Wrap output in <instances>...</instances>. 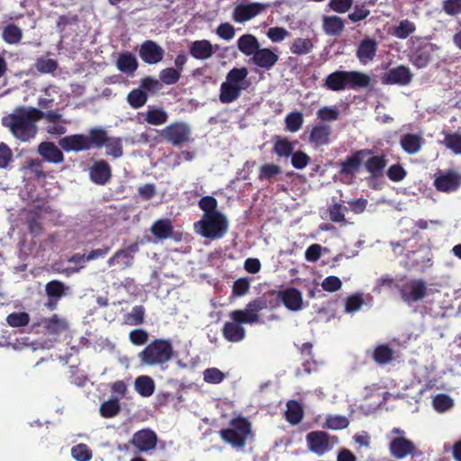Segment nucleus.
Listing matches in <instances>:
<instances>
[{"instance_id": "4c0bfd02", "label": "nucleus", "mask_w": 461, "mask_h": 461, "mask_svg": "<svg viewBox=\"0 0 461 461\" xmlns=\"http://www.w3.org/2000/svg\"><path fill=\"white\" fill-rule=\"evenodd\" d=\"M136 391L144 397H149L154 393L155 384L149 376H140L135 381Z\"/></svg>"}, {"instance_id": "f704fd0d", "label": "nucleus", "mask_w": 461, "mask_h": 461, "mask_svg": "<svg viewBox=\"0 0 461 461\" xmlns=\"http://www.w3.org/2000/svg\"><path fill=\"white\" fill-rule=\"evenodd\" d=\"M167 118V113L162 108L149 107L145 113V121L151 125H162Z\"/></svg>"}, {"instance_id": "2f4dec72", "label": "nucleus", "mask_w": 461, "mask_h": 461, "mask_svg": "<svg viewBox=\"0 0 461 461\" xmlns=\"http://www.w3.org/2000/svg\"><path fill=\"white\" fill-rule=\"evenodd\" d=\"M238 49L246 56H252L259 49L258 39L252 34H244L237 41Z\"/></svg>"}, {"instance_id": "680f3d73", "label": "nucleus", "mask_w": 461, "mask_h": 461, "mask_svg": "<svg viewBox=\"0 0 461 461\" xmlns=\"http://www.w3.org/2000/svg\"><path fill=\"white\" fill-rule=\"evenodd\" d=\"M444 143L456 154H461V134H447L444 140Z\"/></svg>"}, {"instance_id": "79ce46f5", "label": "nucleus", "mask_w": 461, "mask_h": 461, "mask_svg": "<svg viewBox=\"0 0 461 461\" xmlns=\"http://www.w3.org/2000/svg\"><path fill=\"white\" fill-rule=\"evenodd\" d=\"M151 231L158 239H167L172 233V226L167 220H158L151 227Z\"/></svg>"}, {"instance_id": "e2e57ef3", "label": "nucleus", "mask_w": 461, "mask_h": 461, "mask_svg": "<svg viewBox=\"0 0 461 461\" xmlns=\"http://www.w3.org/2000/svg\"><path fill=\"white\" fill-rule=\"evenodd\" d=\"M37 70L41 73H51L57 69V61L51 59H39L35 63Z\"/></svg>"}, {"instance_id": "473e14b6", "label": "nucleus", "mask_w": 461, "mask_h": 461, "mask_svg": "<svg viewBox=\"0 0 461 461\" xmlns=\"http://www.w3.org/2000/svg\"><path fill=\"white\" fill-rule=\"evenodd\" d=\"M116 67L122 73L132 74L138 68V61L131 53L124 52L119 55Z\"/></svg>"}, {"instance_id": "7ed1b4c3", "label": "nucleus", "mask_w": 461, "mask_h": 461, "mask_svg": "<svg viewBox=\"0 0 461 461\" xmlns=\"http://www.w3.org/2000/svg\"><path fill=\"white\" fill-rule=\"evenodd\" d=\"M249 71L246 68H232L221 86L220 101L229 104L239 98L242 90L249 86Z\"/></svg>"}, {"instance_id": "1a4fd4ad", "label": "nucleus", "mask_w": 461, "mask_h": 461, "mask_svg": "<svg viewBox=\"0 0 461 461\" xmlns=\"http://www.w3.org/2000/svg\"><path fill=\"white\" fill-rule=\"evenodd\" d=\"M190 135V126L183 122L170 123L160 132V137L173 146H180L189 141Z\"/></svg>"}, {"instance_id": "a18cd8bd", "label": "nucleus", "mask_w": 461, "mask_h": 461, "mask_svg": "<svg viewBox=\"0 0 461 461\" xmlns=\"http://www.w3.org/2000/svg\"><path fill=\"white\" fill-rule=\"evenodd\" d=\"M349 421L347 417L342 415H328L324 427L330 429H343L348 428Z\"/></svg>"}, {"instance_id": "2eb2a0df", "label": "nucleus", "mask_w": 461, "mask_h": 461, "mask_svg": "<svg viewBox=\"0 0 461 461\" xmlns=\"http://www.w3.org/2000/svg\"><path fill=\"white\" fill-rule=\"evenodd\" d=\"M164 50L153 41H146L140 47V57L147 64L154 65L164 57Z\"/></svg>"}, {"instance_id": "f3484780", "label": "nucleus", "mask_w": 461, "mask_h": 461, "mask_svg": "<svg viewBox=\"0 0 461 461\" xmlns=\"http://www.w3.org/2000/svg\"><path fill=\"white\" fill-rule=\"evenodd\" d=\"M331 127L327 124L318 123L309 132V143L315 149L327 146L330 143Z\"/></svg>"}, {"instance_id": "0eeeda50", "label": "nucleus", "mask_w": 461, "mask_h": 461, "mask_svg": "<svg viewBox=\"0 0 461 461\" xmlns=\"http://www.w3.org/2000/svg\"><path fill=\"white\" fill-rule=\"evenodd\" d=\"M416 447L412 441L405 438V431L394 428L391 431L389 450L393 456L402 459L412 454Z\"/></svg>"}, {"instance_id": "c03bdc74", "label": "nucleus", "mask_w": 461, "mask_h": 461, "mask_svg": "<svg viewBox=\"0 0 461 461\" xmlns=\"http://www.w3.org/2000/svg\"><path fill=\"white\" fill-rule=\"evenodd\" d=\"M416 30L415 24L409 20H402L393 29V35L399 39H406Z\"/></svg>"}, {"instance_id": "8fccbe9b", "label": "nucleus", "mask_w": 461, "mask_h": 461, "mask_svg": "<svg viewBox=\"0 0 461 461\" xmlns=\"http://www.w3.org/2000/svg\"><path fill=\"white\" fill-rule=\"evenodd\" d=\"M106 154L115 158L122 156V144L120 138H109L105 143Z\"/></svg>"}, {"instance_id": "7c9ffc66", "label": "nucleus", "mask_w": 461, "mask_h": 461, "mask_svg": "<svg viewBox=\"0 0 461 461\" xmlns=\"http://www.w3.org/2000/svg\"><path fill=\"white\" fill-rule=\"evenodd\" d=\"M345 27L344 21L336 15H325L322 17V29L328 35H339Z\"/></svg>"}, {"instance_id": "774afa93", "label": "nucleus", "mask_w": 461, "mask_h": 461, "mask_svg": "<svg viewBox=\"0 0 461 461\" xmlns=\"http://www.w3.org/2000/svg\"><path fill=\"white\" fill-rule=\"evenodd\" d=\"M442 8L448 15L459 14H461V0H445Z\"/></svg>"}, {"instance_id": "bb28decb", "label": "nucleus", "mask_w": 461, "mask_h": 461, "mask_svg": "<svg viewBox=\"0 0 461 461\" xmlns=\"http://www.w3.org/2000/svg\"><path fill=\"white\" fill-rule=\"evenodd\" d=\"M284 304L291 311H299L303 306L302 293L295 288H288L280 292Z\"/></svg>"}, {"instance_id": "603ef678", "label": "nucleus", "mask_w": 461, "mask_h": 461, "mask_svg": "<svg viewBox=\"0 0 461 461\" xmlns=\"http://www.w3.org/2000/svg\"><path fill=\"white\" fill-rule=\"evenodd\" d=\"M30 316L26 312H14L7 316L6 321L11 327H23L29 323Z\"/></svg>"}, {"instance_id": "f8f14e48", "label": "nucleus", "mask_w": 461, "mask_h": 461, "mask_svg": "<svg viewBox=\"0 0 461 461\" xmlns=\"http://www.w3.org/2000/svg\"><path fill=\"white\" fill-rule=\"evenodd\" d=\"M268 6L269 4L263 3L240 4L233 9L232 19L236 23H246L264 12Z\"/></svg>"}, {"instance_id": "49530a36", "label": "nucleus", "mask_w": 461, "mask_h": 461, "mask_svg": "<svg viewBox=\"0 0 461 461\" xmlns=\"http://www.w3.org/2000/svg\"><path fill=\"white\" fill-rule=\"evenodd\" d=\"M148 100V96L141 89H134L129 93L127 101L133 108H140L143 106Z\"/></svg>"}, {"instance_id": "de8ad7c7", "label": "nucleus", "mask_w": 461, "mask_h": 461, "mask_svg": "<svg viewBox=\"0 0 461 461\" xmlns=\"http://www.w3.org/2000/svg\"><path fill=\"white\" fill-rule=\"evenodd\" d=\"M88 137L91 140V146L95 145L98 148L105 145V143L110 138L107 136V132L102 128L91 129Z\"/></svg>"}, {"instance_id": "f03ea898", "label": "nucleus", "mask_w": 461, "mask_h": 461, "mask_svg": "<svg viewBox=\"0 0 461 461\" xmlns=\"http://www.w3.org/2000/svg\"><path fill=\"white\" fill-rule=\"evenodd\" d=\"M41 115L42 112L37 108L18 107L2 118V124L9 129L14 138L27 142L36 136V123L41 120Z\"/></svg>"}, {"instance_id": "20e7f679", "label": "nucleus", "mask_w": 461, "mask_h": 461, "mask_svg": "<svg viewBox=\"0 0 461 461\" xmlns=\"http://www.w3.org/2000/svg\"><path fill=\"white\" fill-rule=\"evenodd\" d=\"M369 77L357 71H335L330 74L324 83V86L332 91H341L345 88L366 86Z\"/></svg>"}, {"instance_id": "ea45409f", "label": "nucleus", "mask_w": 461, "mask_h": 461, "mask_svg": "<svg viewBox=\"0 0 461 461\" xmlns=\"http://www.w3.org/2000/svg\"><path fill=\"white\" fill-rule=\"evenodd\" d=\"M367 156L363 163L366 164V169L373 175H378L384 168L386 163L383 157Z\"/></svg>"}, {"instance_id": "aec40b11", "label": "nucleus", "mask_w": 461, "mask_h": 461, "mask_svg": "<svg viewBox=\"0 0 461 461\" xmlns=\"http://www.w3.org/2000/svg\"><path fill=\"white\" fill-rule=\"evenodd\" d=\"M377 42L371 38L364 39L357 50V58L362 64H367L372 61L376 54Z\"/></svg>"}, {"instance_id": "9d476101", "label": "nucleus", "mask_w": 461, "mask_h": 461, "mask_svg": "<svg viewBox=\"0 0 461 461\" xmlns=\"http://www.w3.org/2000/svg\"><path fill=\"white\" fill-rule=\"evenodd\" d=\"M266 308L263 300L256 299L249 302L243 310H236L230 313L232 321H238L241 324H254L259 321L258 312Z\"/></svg>"}, {"instance_id": "9b49d317", "label": "nucleus", "mask_w": 461, "mask_h": 461, "mask_svg": "<svg viewBox=\"0 0 461 461\" xmlns=\"http://www.w3.org/2000/svg\"><path fill=\"white\" fill-rule=\"evenodd\" d=\"M428 287L422 279H412L403 284L400 289L402 301L407 304L421 301L427 294Z\"/></svg>"}, {"instance_id": "4d7b16f0", "label": "nucleus", "mask_w": 461, "mask_h": 461, "mask_svg": "<svg viewBox=\"0 0 461 461\" xmlns=\"http://www.w3.org/2000/svg\"><path fill=\"white\" fill-rule=\"evenodd\" d=\"M453 400L446 394H438L433 399V406L436 411L444 412L453 406Z\"/></svg>"}, {"instance_id": "72a5a7b5", "label": "nucleus", "mask_w": 461, "mask_h": 461, "mask_svg": "<svg viewBox=\"0 0 461 461\" xmlns=\"http://www.w3.org/2000/svg\"><path fill=\"white\" fill-rule=\"evenodd\" d=\"M401 146L408 154L418 153L422 145V138L417 134H405L401 139Z\"/></svg>"}, {"instance_id": "0e129e2a", "label": "nucleus", "mask_w": 461, "mask_h": 461, "mask_svg": "<svg viewBox=\"0 0 461 461\" xmlns=\"http://www.w3.org/2000/svg\"><path fill=\"white\" fill-rule=\"evenodd\" d=\"M65 292V285L59 281H51L46 285V293L49 296L60 298Z\"/></svg>"}, {"instance_id": "393cba45", "label": "nucleus", "mask_w": 461, "mask_h": 461, "mask_svg": "<svg viewBox=\"0 0 461 461\" xmlns=\"http://www.w3.org/2000/svg\"><path fill=\"white\" fill-rule=\"evenodd\" d=\"M434 184L438 191L453 192L458 188L460 178L457 174L449 172L436 177Z\"/></svg>"}, {"instance_id": "09e8293b", "label": "nucleus", "mask_w": 461, "mask_h": 461, "mask_svg": "<svg viewBox=\"0 0 461 461\" xmlns=\"http://www.w3.org/2000/svg\"><path fill=\"white\" fill-rule=\"evenodd\" d=\"M22 30L16 25L10 24L3 32L4 40L11 44L18 43L22 39Z\"/></svg>"}, {"instance_id": "4be33fe9", "label": "nucleus", "mask_w": 461, "mask_h": 461, "mask_svg": "<svg viewBox=\"0 0 461 461\" xmlns=\"http://www.w3.org/2000/svg\"><path fill=\"white\" fill-rule=\"evenodd\" d=\"M39 154L48 162L59 164L63 162L62 151L53 142L44 141L38 147Z\"/></svg>"}, {"instance_id": "cd10ccee", "label": "nucleus", "mask_w": 461, "mask_h": 461, "mask_svg": "<svg viewBox=\"0 0 461 461\" xmlns=\"http://www.w3.org/2000/svg\"><path fill=\"white\" fill-rule=\"evenodd\" d=\"M224 338L230 342H240L246 336V330L238 321H228L222 329Z\"/></svg>"}, {"instance_id": "338daca9", "label": "nucleus", "mask_w": 461, "mask_h": 461, "mask_svg": "<svg viewBox=\"0 0 461 461\" xmlns=\"http://www.w3.org/2000/svg\"><path fill=\"white\" fill-rule=\"evenodd\" d=\"M72 456L77 461H88L91 458V452L86 445L80 444L71 450Z\"/></svg>"}, {"instance_id": "a19ab883", "label": "nucleus", "mask_w": 461, "mask_h": 461, "mask_svg": "<svg viewBox=\"0 0 461 461\" xmlns=\"http://www.w3.org/2000/svg\"><path fill=\"white\" fill-rule=\"evenodd\" d=\"M286 130L290 132H297L303 124V116L300 112H292L285 119Z\"/></svg>"}, {"instance_id": "69168bd1", "label": "nucleus", "mask_w": 461, "mask_h": 461, "mask_svg": "<svg viewBox=\"0 0 461 461\" xmlns=\"http://www.w3.org/2000/svg\"><path fill=\"white\" fill-rule=\"evenodd\" d=\"M342 282L341 280L334 276H330L323 279L321 282V287L324 291L327 292H337L341 288Z\"/></svg>"}, {"instance_id": "bf43d9fd", "label": "nucleus", "mask_w": 461, "mask_h": 461, "mask_svg": "<svg viewBox=\"0 0 461 461\" xmlns=\"http://www.w3.org/2000/svg\"><path fill=\"white\" fill-rule=\"evenodd\" d=\"M289 32L284 27H271L267 32V38L272 42H281L289 37Z\"/></svg>"}, {"instance_id": "a211bd4d", "label": "nucleus", "mask_w": 461, "mask_h": 461, "mask_svg": "<svg viewBox=\"0 0 461 461\" xmlns=\"http://www.w3.org/2000/svg\"><path fill=\"white\" fill-rule=\"evenodd\" d=\"M157 435L151 429H146L136 432L131 439V444L141 452L149 451L156 447Z\"/></svg>"}, {"instance_id": "4468645a", "label": "nucleus", "mask_w": 461, "mask_h": 461, "mask_svg": "<svg viewBox=\"0 0 461 461\" xmlns=\"http://www.w3.org/2000/svg\"><path fill=\"white\" fill-rule=\"evenodd\" d=\"M59 145L67 152H79L89 149L91 148V140L86 135L73 134L60 139Z\"/></svg>"}, {"instance_id": "f257e3e1", "label": "nucleus", "mask_w": 461, "mask_h": 461, "mask_svg": "<svg viewBox=\"0 0 461 461\" xmlns=\"http://www.w3.org/2000/svg\"><path fill=\"white\" fill-rule=\"evenodd\" d=\"M218 203L212 196H204L199 201V207L203 212L202 219L194 223L197 233L201 236L218 240L228 231L229 221L226 216L217 210Z\"/></svg>"}, {"instance_id": "6e6d98bb", "label": "nucleus", "mask_w": 461, "mask_h": 461, "mask_svg": "<svg viewBox=\"0 0 461 461\" xmlns=\"http://www.w3.org/2000/svg\"><path fill=\"white\" fill-rule=\"evenodd\" d=\"M68 262L73 263L75 265H78V267L67 268L63 270L62 273L67 276H69L73 273H78L82 268H84V264L87 262L86 256L77 253L68 258Z\"/></svg>"}, {"instance_id": "423d86ee", "label": "nucleus", "mask_w": 461, "mask_h": 461, "mask_svg": "<svg viewBox=\"0 0 461 461\" xmlns=\"http://www.w3.org/2000/svg\"><path fill=\"white\" fill-rule=\"evenodd\" d=\"M250 433V423L244 418H236L230 421V428L221 431V436L233 447H243Z\"/></svg>"}, {"instance_id": "13d9d810", "label": "nucleus", "mask_w": 461, "mask_h": 461, "mask_svg": "<svg viewBox=\"0 0 461 461\" xmlns=\"http://www.w3.org/2000/svg\"><path fill=\"white\" fill-rule=\"evenodd\" d=\"M274 151L279 157H289L293 152V146L288 140L280 139L276 141Z\"/></svg>"}, {"instance_id": "58836bf2", "label": "nucleus", "mask_w": 461, "mask_h": 461, "mask_svg": "<svg viewBox=\"0 0 461 461\" xmlns=\"http://www.w3.org/2000/svg\"><path fill=\"white\" fill-rule=\"evenodd\" d=\"M393 351L386 345L377 346L373 353L375 361L379 365L388 364L393 360Z\"/></svg>"}, {"instance_id": "412c9836", "label": "nucleus", "mask_w": 461, "mask_h": 461, "mask_svg": "<svg viewBox=\"0 0 461 461\" xmlns=\"http://www.w3.org/2000/svg\"><path fill=\"white\" fill-rule=\"evenodd\" d=\"M39 326L43 327L49 334L59 335L68 328L66 319L56 314L50 318H43L38 322Z\"/></svg>"}, {"instance_id": "6e6552de", "label": "nucleus", "mask_w": 461, "mask_h": 461, "mask_svg": "<svg viewBox=\"0 0 461 461\" xmlns=\"http://www.w3.org/2000/svg\"><path fill=\"white\" fill-rule=\"evenodd\" d=\"M306 441L310 451L318 456L330 451L339 443L337 437L330 436L321 430L310 432L306 436Z\"/></svg>"}, {"instance_id": "c756f323", "label": "nucleus", "mask_w": 461, "mask_h": 461, "mask_svg": "<svg viewBox=\"0 0 461 461\" xmlns=\"http://www.w3.org/2000/svg\"><path fill=\"white\" fill-rule=\"evenodd\" d=\"M90 177L98 185L105 184L111 177L110 166L104 160L95 163L90 169Z\"/></svg>"}, {"instance_id": "5fc2aeb1", "label": "nucleus", "mask_w": 461, "mask_h": 461, "mask_svg": "<svg viewBox=\"0 0 461 461\" xmlns=\"http://www.w3.org/2000/svg\"><path fill=\"white\" fill-rule=\"evenodd\" d=\"M203 375V380L209 384H220L226 376L224 373L216 367L205 369Z\"/></svg>"}, {"instance_id": "c9c22d12", "label": "nucleus", "mask_w": 461, "mask_h": 461, "mask_svg": "<svg viewBox=\"0 0 461 461\" xmlns=\"http://www.w3.org/2000/svg\"><path fill=\"white\" fill-rule=\"evenodd\" d=\"M313 43L308 38H296L290 45V51L295 55H307L313 50Z\"/></svg>"}, {"instance_id": "6ab92c4d", "label": "nucleus", "mask_w": 461, "mask_h": 461, "mask_svg": "<svg viewBox=\"0 0 461 461\" xmlns=\"http://www.w3.org/2000/svg\"><path fill=\"white\" fill-rule=\"evenodd\" d=\"M139 249L138 244L130 245L127 249L118 250L107 261L109 267L121 266L122 268L129 267L132 265L133 254Z\"/></svg>"}, {"instance_id": "c85d7f7f", "label": "nucleus", "mask_w": 461, "mask_h": 461, "mask_svg": "<svg viewBox=\"0 0 461 461\" xmlns=\"http://www.w3.org/2000/svg\"><path fill=\"white\" fill-rule=\"evenodd\" d=\"M278 60V56L269 49H258L252 57L255 65L263 68H271Z\"/></svg>"}, {"instance_id": "b1692460", "label": "nucleus", "mask_w": 461, "mask_h": 461, "mask_svg": "<svg viewBox=\"0 0 461 461\" xmlns=\"http://www.w3.org/2000/svg\"><path fill=\"white\" fill-rule=\"evenodd\" d=\"M190 54L196 59H208L215 50L212 43L207 40L194 41L189 46Z\"/></svg>"}, {"instance_id": "864d4df0", "label": "nucleus", "mask_w": 461, "mask_h": 461, "mask_svg": "<svg viewBox=\"0 0 461 461\" xmlns=\"http://www.w3.org/2000/svg\"><path fill=\"white\" fill-rule=\"evenodd\" d=\"M364 300L360 294H356L348 296L345 302V312L348 313H353L362 307Z\"/></svg>"}, {"instance_id": "5701e85b", "label": "nucleus", "mask_w": 461, "mask_h": 461, "mask_svg": "<svg viewBox=\"0 0 461 461\" xmlns=\"http://www.w3.org/2000/svg\"><path fill=\"white\" fill-rule=\"evenodd\" d=\"M438 48L428 43L418 49L411 57L412 64L418 68H423L429 65L432 59V55L437 51Z\"/></svg>"}, {"instance_id": "e433bc0d", "label": "nucleus", "mask_w": 461, "mask_h": 461, "mask_svg": "<svg viewBox=\"0 0 461 461\" xmlns=\"http://www.w3.org/2000/svg\"><path fill=\"white\" fill-rule=\"evenodd\" d=\"M287 410L285 411L286 420L291 424H298L303 417V410L300 403L296 401H288L286 403Z\"/></svg>"}, {"instance_id": "a878e982", "label": "nucleus", "mask_w": 461, "mask_h": 461, "mask_svg": "<svg viewBox=\"0 0 461 461\" xmlns=\"http://www.w3.org/2000/svg\"><path fill=\"white\" fill-rule=\"evenodd\" d=\"M370 155V150L362 149L356 152L353 156L348 158L341 163V172L351 175L357 172L365 158Z\"/></svg>"}, {"instance_id": "37998d69", "label": "nucleus", "mask_w": 461, "mask_h": 461, "mask_svg": "<svg viewBox=\"0 0 461 461\" xmlns=\"http://www.w3.org/2000/svg\"><path fill=\"white\" fill-rule=\"evenodd\" d=\"M119 411L120 403L116 398L109 399L100 405V414L104 418H113L118 414Z\"/></svg>"}, {"instance_id": "dca6fc26", "label": "nucleus", "mask_w": 461, "mask_h": 461, "mask_svg": "<svg viewBox=\"0 0 461 461\" xmlns=\"http://www.w3.org/2000/svg\"><path fill=\"white\" fill-rule=\"evenodd\" d=\"M411 79L412 74L410 68L402 65L389 69L382 77L383 83L389 85L406 86Z\"/></svg>"}, {"instance_id": "052dcab7", "label": "nucleus", "mask_w": 461, "mask_h": 461, "mask_svg": "<svg viewBox=\"0 0 461 461\" xmlns=\"http://www.w3.org/2000/svg\"><path fill=\"white\" fill-rule=\"evenodd\" d=\"M339 113L337 108L324 106L318 110L317 117L322 122H332L339 118Z\"/></svg>"}, {"instance_id": "3c124183", "label": "nucleus", "mask_w": 461, "mask_h": 461, "mask_svg": "<svg viewBox=\"0 0 461 461\" xmlns=\"http://www.w3.org/2000/svg\"><path fill=\"white\" fill-rule=\"evenodd\" d=\"M180 77V71L173 68L162 69L159 73V79L166 85H173L176 83Z\"/></svg>"}, {"instance_id": "ddd939ff", "label": "nucleus", "mask_w": 461, "mask_h": 461, "mask_svg": "<svg viewBox=\"0 0 461 461\" xmlns=\"http://www.w3.org/2000/svg\"><path fill=\"white\" fill-rule=\"evenodd\" d=\"M41 119H44L46 122L45 131L51 135L65 134L66 125L69 123V121L64 119L62 114L55 111L42 112Z\"/></svg>"}, {"instance_id": "39448f33", "label": "nucleus", "mask_w": 461, "mask_h": 461, "mask_svg": "<svg viewBox=\"0 0 461 461\" xmlns=\"http://www.w3.org/2000/svg\"><path fill=\"white\" fill-rule=\"evenodd\" d=\"M173 356V347L168 340L156 339L149 343L140 353L141 363L146 366L166 364Z\"/></svg>"}]
</instances>
